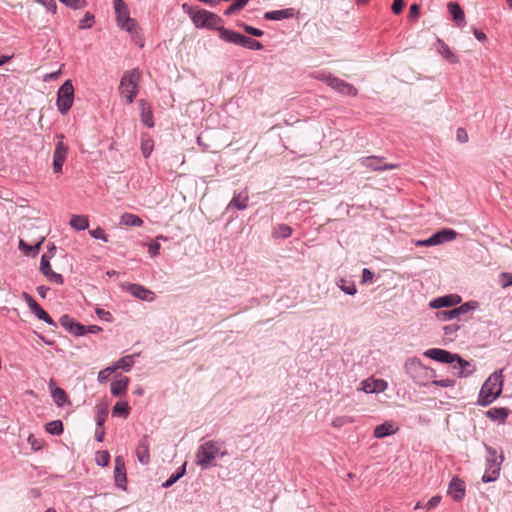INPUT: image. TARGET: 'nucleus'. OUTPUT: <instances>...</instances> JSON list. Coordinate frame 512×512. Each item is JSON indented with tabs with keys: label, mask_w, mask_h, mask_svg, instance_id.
Listing matches in <instances>:
<instances>
[{
	"label": "nucleus",
	"mask_w": 512,
	"mask_h": 512,
	"mask_svg": "<svg viewBox=\"0 0 512 512\" xmlns=\"http://www.w3.org/2000/svg\"><path fill=\"white\" fill-rule=\"evenodd\" d=\"M503 389V375L502 370L493 372L482 385L477 404L483 407L490 405L502 393Z\"/></svg>",
	"instance_id": "f257e3e1"
},
{
	"label": "nucleus",
	"mask_w": 512,
	"mask_h": 512,
	"mask_svg": "<svg viewBox=\"0 0 512 512\" xmlns=\"http://www.w3.org/2000/svg\"><path fill=\"white\" fill-rule=\"evenodd\" d=\"M226 451H221L220 444L217 441L209 440L199 446L195 455L196 465L203 470L212 467L213 461L217 456L224 457Z\"/></svg>",
	"instance_id": "f03ea898"
},
{
	"label": "nucleus",
	"mask_w": 512,
	"mask_h": 512,
	"mask_svg": "<svg viewBox=\"0 0 512 512\" xmlns=\"http://www.w3.org/2000/svg\"><path fill=\"white\" fill-rule=\"evenodd\" d=\"M188 14L197 28L216 29L220 34V29H225L222 26V19L217 14L205 9L191 8Z\"/></svg>",
	"instance_id": "7ed1b4c3"
},
{
	"label": "nucleus",
	"mask_w": 512,
	"mask_h": 512,
	"mask_svg": "<svg viewBox=\"0 0 512 512\" xmlns=\"http://www.w3.org/2000/svg\"><path fill=\"white\" fill-rule=\"evenodd\" d=\"M141 71L133 69L126 71L120 81L119 92L127 104H131L138 94Z\"/></svg>",
	"instance_id": "20e7f679"
},
{
	"label": "nucleus",
	"mask_w": 512,
	"mask_h": 512,
	"mask_svg": "<svg viewBox=\"0 0 512 512\" xmlns=\"http://www.w3.org/2000/svg\"><path fill=\"white\" fill-rule=\"evenodd\" d=\"M404 369L407 375L420 386H425L429 379L435 377V371L424 366L417 358H409L405 362Z\"/></svg>",
	"instance_id": "39448f33"
},
{
	"label": "nucleus",
	"mask_w": 512,
	"mask_h": 512,
	"mask_svg": "<svg viewBox=\"0 0 512 512\" xmlns=\"http://www.w3.org/2000/svg\"><path fill=\"white\" fill-rule=\"evenodd\" d=\"M484 447L486 451V470L482 476V481L490 483L498 479L504 456L502 454L498 455L497 450L487 444H484Z\"/></svg>",
	"instance_id": "423d86ee"
},
{
	"label": "nucleus",
	"mask_w": 512,
	"mask_h": 512,
	"mask_svg": "<svg viewBox=\"0 0 512 512\" xmlns=\"http://www.w3.org/2000/svg\"><path fill=\"white\" fill-rule=\"evenodd\" d=\"M116 21L120 28L129 32L132 36L138 34V24L135 19L130 18L126 3L123 0H114Z\"/></svg>",
	"instance_id": "0eeeda50"
},
{
	"label": "nucleus",
	"mask_w": 512,
	"mask_h": 512,
	"mask_svg": "<svg viewBox=\"0 0 512 512\" xmlns=\"http://www.w3.org/2000/svg\"><path fill=\"white\" fill-rule=\"evenodd\" d=\"M220 38L223 41L240 45L242 47H246L252 50H261L263 48L262 44L259 41L242 35L240 33H237L230 29H220Z\"/></svg>",
	"instance_id": "6e6552de"
},
{
	"label": "nucleus",
	"mask_w": 512,
	"mask_h": 512,
	"mask_svg": "<svg viewBox=\"0 0 512 512\" xmlns=\"http://www.w3.org/2000/svg\"><path fill=\"white\" fill-rule=\"evenodd\" d=\"M74 101V87L71 80H66L57 93V108L61 114H66Z\"/></svg>",
	"instance_id": "1a4fd4ad"
},
{
	"label": "nucleus",
	"mask_w": 512,
	"mask_h": 512,
	"mask_svg": "<svg viewBox=\"0 0 512 512\" xmlns=\"http://www.w3.org/2000/svg\"><path fill=\"white\" fill-rule=\"evenodd\" d=\"M317 79L324 81L328 86H330L333 90L347 96H356L358 93V90L351 85L350 83L331 76V75H323V76H317Z\"/></svg>",
	"instance_id": "9d476101"
},
{
	"label": "nucleus",
	"mask_w": 512,
	"mask_h": 512,
	"mask_svg": "<svg viewBox=\"0 0 512 512\" xmlns=\"http://www.w3.org/2000/svg\"><path fill=\"white\" fill-rule=\"evenodd\" d=\"M477 307V302L475 301H469L466 302L458 307H455L451 310H445V311H439L436 313V316L441 321H448L455 318H458L461 315H465L473 310H475Z\"/></svg>",
	"instance_id": "9b49d317"
},
{
	"label": "nucleus",
	"mask_w": 512,
	"mask_h": 512,
	"mask_svg": "<svg viewBox=\"0 0 512 512\" xmlns=\"http://www.w3.org/2000/svg\"><path fill=\"white\" fill-rule=\"evenodd\" d=\"M57 138L59 139L58 143L56 144L54 153H53V171L54 173H61L63 164L67 158L68 155V146L64 144L63 139L64 135L59 134L57 135Z\"/></svg>",
	"instance_id": "f8f14e48"
},
{
	"label": "nucleus",
	"mask_w": 512,
	"mask_h": 512,
	"mask_svg": "<svg viewBox=\"0 0 512 512\" xmlns=\"http://www.w3.org/2000/svg\"><path fill=\"white\" fill-rule=\"evenodd\" d=\"M423 355L434 361L450 364L451 366L454 364L455 358H458V354L451 353L441 348L428 349L423 353Z\"/></svg>",
	"instance_id": "ddd939ff"
},
{
	"label": "nucleus",
	"mask_w": 512,
	"mask_h": 512,
	"mask_svg": "<svg viewBox=\"0 0 512 512\" xmlns=\"http://www.w3.org/2000/svg\"><path fill=\"white\" fill-rule=\"evenodd\" d=\"M22 295L31 311L39 320L44 321L50 326H57L55 321L49 316V314L44 309L41 308V306L33 299L31 295H29L25 291L22 293Z\"/></svg>",
	"instance_id": "4468645a"
},
{
	"label": "nucleus",
	"mask_w": 512,
	"mask_h": 512,
	"mask_svg": "<svg viewBox=\"0 0 512 512\" xmlns=\"http://www.w3.org/2000/svg\"><path fill=\"white\" fill-rule=\"evenodd\" d=\"M59 323L65 330L75 337L84 336L86 334V326L69 315H62L59 319Z\"/></svg>",
	"instance_id": "2eb2a0df"
},
{
	"label": "nucleus",
	"mask_w": 512,
	"mask_h": 512,
	"mask_svg": "<svg viewBox=\"0 0 512 512\" xmlns=\"http://www.w3.org/2000/svg\"><path fill=\"white\" fill-rule=\"evenodd\" d=\"M46 237H47V233L46 232L40 233L36 237L34 245H29L24 240L20 239V241H19V249L26 256H36L39 253V251L41 249V245L45 241Z\"/></svg>",
	"instance_id": "dca6fc26"
},
{
	"label": "nucleus",
	"mask_w": 512,
	"mask_h": 512,
	"mask_svg": "<svg viewBox=\"0 0 512 512\" xmlns=\"http://www.w3.org/2000/svg\"><path fill=\"white\" fill-rule=\"evenodd\" d=\"M360 165L373 171L392 170L397 167L394 164H382V158L376 156L360 159Z\"/></svg>",
	"instance_id": "f3484780"
},
{
	"label": "nucleus",
	"mask_w": 512,
	"mask_h": 512,
	"mask_svg": "<svg viewBox=\"0 0 512 512\" xmlns=\"http://www.w3.org/2000/svg\"><path fill=\"white\" fill-rule=\"evenodd\" d=\"M114 480H115V485L118 488H120L122 490H126V482H127L126 468H125L124 460L121 456H117L115 459Z\"/></svg>",
	"instance_id": "a211bd4d"
},
{
	"label": "nucleus",
	"mask_w": 512,
	"mask_h": 512,
	"mask_svg": "<svg viewBox=\"0 0 512 512\" xmlns=\"http://www.w3.org/2000/svg\"><path fill=\"white\" fill-rule=\"evenodd\" d=\"M461 302V297L457 294H449L433 299L429 306L433 309H440L444 307H452Z\"/></svg>",
	"instance_id": "6ab92c4d"
},
{
	"label": "nucleus",
	"mask_w": 512,
	"mask_h": 512,
	"mask_svg": "<svg viewBox=\"0 0 512 512\" xmlns=\"http://www.w3.org/2000/svg\"><path fill=\"white\" fill-rule=\"evenodd\" d=\"M40 270L47 277V279L52 282L53 284L60 285L63 282V278L60 274L54 272L51 269L50 263H49V256L46 254L42 255L41 257V263H40Z\"/></svg>",
	"instance_id": "aec40b11"
},
{
	"label": "nucleus",
	"mask_w": 512,
	"mask_h": 512,
	"mask_svg": "<svg viewBox=\"0 0 512 512\" xmlns=\"http://www.w3.org/2000/svg\"><path fill=\"white\" fill-rule=\"evenodd\" d=\"M448 493L455 501H461L465 496V482L458 477H453L449 483Z\"/></svg>",
	"instance_id": "412c9836"
},
{
	"label": "nucleus",
	"mask_w": 512,
	"mask_h": 512,
	"mask_svg": "<svg viewBox=\"0 0 512 512\" xmlns=\"http://www.w3.org/2000/svg\"><path fill=\"white\" fill-rule=\"evenodd\" d=\"M452 369L456 371L455 375L460 378L471 375L475 370L471 363L463 359L459 354L458 358H455V362L452 365Z\"/></svg>",
	"instance_id": "4be33fe9"
},
{
	"label": "nucleus",
	"mask_w": 512,
	"mask_h": 512,
	"mask_svg": "<svg viewBox=\"0 0 512 512\" xmlns=\"http://www.w3.org/2000/svg\"><path fill=\"white\" fill-rule=\"evenodd\" d=\"M361 385V390L365 393H380L387 388V382L383 379H366Z\"/></svg>",
	"instance_id": "5701e85b"
},
{
	"label": "nucleus",
	"mask_w": 512,
	"mask_h": 512,
	"mask_svg": "<svg viewBox=\"0 0 512 512\" xmlns=\"http://www.w3.org/2000/svg\"><path fill=\"white\" fill-rule=\"evenodd\" d=\"M150 444L148 442V436L144 435L138 443L136 448V456L138 461L142 465H148L150 462Z\"/></svg>",
	"instance_id": "b1692460"
},
{
	"label": "nucleus",
	"mask_w": 512,
	"mask_h": 512,
	"mask_svg": "<svg viewBox=\"0 0 512 512\" xmlns=\"http://www.w3.org/2000/svg\"><path fill=\"white\" fill-rule=\"evenodd\" d=\"M297 295L298 290H288L287 294L279 296L276 300V309L281 311L293 307L295 305L294 300L297 299Z\"/></svg>",
	"instance_id": "393cba45"
},
{
	"label": "nucleus",
	"mask_w": 512,
	"mask_h": 512,
	"mask_svg": "<svg viewBox=\"0 0 512 512\" xmlns=\"http://www.w3.org/2000/svg\"><path fill=\"white\" fill-rule=\"evenodd\" d=\"M397 430L398 427H396L393 422L386 421L375 427L373 435L375 438L382 439L395 434Z\"/></svg>",
	"instance_id": "a878e982"
},
{
	"label": "nucleus",
	"mask_w": 512,
	"mask_h": 512,
	"mask_svg": "<svg viewBox=\"0 0 512 512\" xmlns=\"http://www.w3.org/2000/svg\"><path fill=\"white\" fill-rule=\"evenodd\" d=\"M135 356H138V354L124 356L114 362L112 366L107 367V370L116 371L118 369H122L125 372H129L134 364Z\"/></svg>",
	"instance_id": "bb28decb"
},
{
	"label": "nucleus",
	"mask_w": 512,
	"mask_h": 512,
	"mask_svg": "<svg viewBox=\"0 0 512 512\" xmlns=\"http://www.w3.org/2000/svg\"><path fill=\"white\" fill-rule=\"evenodd\" d=\"M294 14L295 10L293 8H286L282 10L268 11L264 14V18L266 20L279 21L283 19L292 18Z\"/></svg>",
	"instance_id": "cd10ccee"
},
{
	"label": "nucleus",
	"mask_w": 512,
	"mask_h": 512,
	"mask_svg": "<svg viewBox=\"0 0 512 512\" xmlns=\"http://www.w3.org/2000/svg\"><path fill=\"white\" fill-rule=\"evenodd\" d=\"M436 245L452 241L457 237V232L453 229L444 228L432 235Z\"/></svg>",
	"instance_id": "c85d7f7f"
},
{
	"label": "nucleus",
	"mask_w": 512,
	"mask_h": 512,
	"mask_svg": "<svg viewBox=\"0 0 512 512\" xmlns=\"http://www.w3.org/2000/svg\"><path fill=\"white\" fill-rule=\"evenodd\" d=\"M509 411L505 407H494L486 412V416L493 421L504 422L508 417Z\"/></svg>",
	"instance_id": "c756f323"
},
{
	"label": "nucleus",
	"mask_w": 512,
	"mask_h": 512,
	"mask_svg": "<svg viewBox=\"0 0 512 512\" xmlns=\"http://www.w3.org/2000/svg\"><path fill=\"white\" fill-rule=\"evenodd\" d=\"M447 7L453 20L458 22L460 26H463L465 22V14L461 7L455 2H449Z\"/></svg>",
	"instance_id": "7c9ffc66"
},
{
	"label": "nucleus",
	"mask_w": 512,
	"mask_h": 512,
	"mask_svg": "<svg viewBox=\"0 0 512 512\" xmlns=\"http://www.w3.org/2000/svg\"><path fill=\"white\" fill-rule=\"evenodd\" d=\"M51 396L58 407H63L65 404H70L66 392L60 387L52 388Z\"/></svg>",
	"instance_id": "2f4dec72"
},
{
	"label": "nucleus",
	"mask_w": 512,
	"mask_h": 512,
	"mask_svg": "<svg viewBox=\"0 0 512 512\" xmlns=\"http://www.w3.org/2000/svg\"><path fill=\"white\" fill-rule=\"evenodd\" d=\"M129 384V378L123 377L111 383V393L114 396H121L126 393Z\"/></svg>",
	"instance_id": "473e14b6"
},
{
	"label": "nucleus",
	"mask_w": 512,
	"mask_h": 512,
	"mask_svg": "<svg viewBox=\"0 0 512 512\" xmlns=\"http://www.w3.org/2000/svg\"><path fill=\"white\" fill-rule=\"evenodd\" d=\"M120 224L125 226L140 227L143 225V221L139 216L135 214L124 213L120 217Z\"/></svg>",
	"instance_id": "72a5a7b5"
},
{
	"label": "nucleus",
	"mask_w": 512,
	"mask_h": 512,
	"mask_svg": "<svg viewBox=\"0 0 512 512\" xmlns=\"http://www.w3.org/2000/svg\"><path fill=\"white\" fill-rule=\"evenodd\" d=\"M141 107V120L147 127H153V116L151 108L145 103L144 100L140 101Z\"/></svg>",
	"instance_id": "f704fd0d"
},
{
	"label": "nucleus",
	"mask_w": 512,
	"mask_h": 512,
	"mask_svg": "<svg viewBox=\"0 0 512 512\" xmlns=\"http://www.w3.org/2000/svg\"><path fill=\"white\" fill-rule=\"evenodd\" d=\"M70 225L76 230H85L89 226L88 217L84 215H74L70 220Z\"/></svg>",
	"instance_id": "c9c22d12"
},
{
	"label": "nucleus",
	"mask_w": 512,
	"mask_h": 512,
	"mask_svg": "<svg viewBox=\"0 0 512 512\" xmlns=\"http://www.w3.org/2000/svg\"><path fill=\"white\" fill-rule=\"evenodd\" d=\"M131 295L141 301L152 302L155 298L153 290H128Z\"/></svg>",
	"instance_id": "e433bc0d"
},
{
	"label": "nucleus",
	"mask_w": 512,
	"mask_h": 512,
	"mask_svg": "<svg viewBox=\"0 0 512 512\" xmlns=\"http://www.w3.org/2000/svg\"><path fill=\"white\" fill-rule=\"evenodd\" d=\"M129 411L130 407L127 402H117L112 409V415L126 418Z\"/></svg>",
	"instance_id": "4c0bfd02"
},
{
	"label": "nucleus",
	"mask_w": 512,
	"mask_h": 512,
	"mask_svg": "<svg viewBox=\"0 0 512 512\" xmlns=\"http://www.w3.org/2000/svg\"><path fill=\"white\" fill-rule=\"evenodd\" d=\"M45 429L51 435H60L63 432V423L61 420H53L46 423Z\"/></svg>",
	"instance_id": "58836bf2"
},
{
	"label": "nucleus",
	"mask_w": 512,
	"mask_h": 512,
	"mask_svg": "<svg viewBox=\"0 0 512 512\" xmlns=\"http://www.w3.org/2000/svg\"><path fill=\"white\" fill-rule=\"evenodd\" d=\"M292 234V228L286 224H279L273 230V236L276 238H288Z\"/></svg>",
	"instance_id": "ea45409f"
},
{
	"label": "nucleus",
	"mask_w": 512,
	"mask_h": 512,
	"mask_svg": "<svg viewBox=\"0 0 512 512\" xmlns=\"http://www.w3.org/2000/svg\"><path fill=\"white\" fill-rule=\"evenodd\" d=\"M247 202H248V195L245 194V195H242V194H238V195H235L229 206L230 207H235L239 210H242V209H245L247 207Z\"/></svg>",
	"instance_id": "a19ab883"
},
{
	"label": "nucleus",
	"mask_w": 512,
	"mask_h": 512,
	"mask_svg": "<svg viewBox=\"0 0 512 512\" xmlns=\"http://www.w3.org/2000/svg\"><path fill=\"white\" fill-rule=\"evenodd\" d=\"M96 425L102 427L108 417V408L104 405H97Z\"/></svg>",
	"instance_id": "79ce46f5"
},
{
	"label": "nucleus",
	"mask_w": 512,
	"mask_h": 512,
	"mask_svg": "<svg viewBox=\"0 0 512 512\" xmlns=\"http://www.w3.org/2000/svg\"><path fill=\"white\" fill-rule=\"evenodd\" d=\"M95 461L97 465L105 467L109 464L110 455L107 451H98L95 455Z\"/></svg>",
	"instance_id": "37998d69"
},
{
	"label": "nucleus",
	"mask_w": 512,
	"mask_h": 512,
	"mask_svg": "<svg viewBox=\"0 0 512 512\" xmlns=\"http://www.w3.org/2000/svg\"><path fill=\"white\" fill-rule=\"evenodd\" d=\"M94 15L90 12H86L83 19L79 22V29L91 28L94 23Z\"/></svg>",
	"instance_id": "c03bdc74"
},
{
	"label": "nucleus",
	"mask_w": 512,
	"mask_h": 512,
	"mask_svg": "<svg viewBox=\"0 0 512 512\" xmlns=\"http://www.w3.org/2000/svg\"><path fill=\"white\" fill-rule=\"evenodd\" d=\"M442 56L447 59L450 63H457L459 61L458 57L450 50V48L442 44V50H441Z\"/></svg>",
	"instance_id": "a18cd8bd"
},
{
	"label": "nucleus",
	"mask_w": 512,
	"mask_h": 512,
	"mask_svg": "<svg viewBox=\"0 0 512 512\" xmlns=\"http://www.w3.org/2000/svg\"><path fill=\"white\" fill-rule=\"evenodd\" d=\"M353 423V419L349 416H340L333 420L332 425L336 428H340L344 425Z\"/></svg>",
	"instance_id": "49530a36"
},
{
	"label": "nucleus",
	"mask_w": 512,
	"mask_h": 512,
	"mask_svg": "<svg viewBox=\"0 0 512 512\" xmlns=\"http://www.w3.org/2000/svg\"><path fill=\"white\" fill-rule=\"evenodd\" d=\"M239 26L242 27L243 30L246 33H248V34H250L252 36L261 37L263 35V31L262 30H260L258 28H255V27H252L250 25H247L245 23H241V24H239Z\"/></svg>",
	"instance_id": "de8ad7c7"
},
{
	"label": "nucleus",
	"mask_w": 512,
	"mask_h": 512,
	"mask_svg": "<svg viewBox=\"0 0 512 512\" xmlns=\"http://www.w3.org/2000/svg\"><path fill=\"white\" fill-rule=\"evenodd\" d=\"M247 3L244 0H240L239 2H234L231 4L224 12L225 15H231L235 11L241 10Z\"/></svg>",
	"instance_id": "09e8293b"
},
{
	"label": "nucleus",
	"mask_w": 512,
	"mask_h": 512,
	"mask_svg": "<svg viewBox=\"0 0 512 512\" xmlns=\"http://www.w3.org/2000/svg\"><path fill=\"white\" fill-rule=\"evenodd\" d=\"M89 234L93 238H95V239H101V240H103L105 242L108 241L107 235L105 234V231L102 228H100V227H97L96 229L90 230Z\"/></svg>",
	"instance_id": "8fccbe9b"
},
{
	"label": "nucleus",
	"mask_w": 512,
	"mask_h": 512,
	"mask_svg": "<svg viewBox=\"0 0 512 512\" xmlns=\"http://www.w3.org/2000/svg\"><path fill=\"white\" fill-rule=\"evenodd\" d=\"M153 149V143L151 140H145L142 142L141 150L145 158L149 157Z\"/></svg>",
	"instance_id": "3c124183"
},
{
	"label": "nucleus",
	"mask_w": 512,
	"mask_h": 512,
	"mask_svg": "<svg viewBox=\"0 0 512 512\" xmlns=\"http://www.w3.org/2000/svg\"><path fill=\"white\" fill-rule=\"evenodd\" d=\"M456 381L454 379H441V380H433L432 384L440 387H453Z\"/></svg>",
	"instance_id": "603ef678"
},
{
	"label": "nucleus",
	"mask_w": 512,
	"mask_h": 512,
	"mask_svg": "<svg viewBox=\"0 0 512 512\" xmlns=\"http://www.w3.org/2000/svg\"><path fill=\"white\" fill-rule=\"evenodd\" d=\"M499 282L503 287L512 285V274L511 273H502L500 275Z\"/></svg>",
	"instance_id": "864d4df0"
},
{
	"label": "nucleus",
	"mask_w": 512,
	"mask_h": 512,
	"mask_svg": "<svg viewBox=\"0 0 512 512\" xmlns=\"http://www.w3.org/2000/svg\"><path fill=\"white\" fill-rule=\"evenodd\" d=\"M373 273L369 269H363L362 271V285L370 284L372 282Z\"/></svg>",
	"instance_id": "5fc2aeb1"
},
{
	"label": "nucleus",
	"mask_w": 512,
	"mask_h": 512,
	"mask_svg": "<svg viewBox=\"0 0 512 512\" xmlns=\"http://www.w3.org/2000/svg\"><path fill=\"white\" fill-rule=\"evenodd\" d=\"M460 326L458 324H449L443 327V331L445 335H453L459 330Z\"/></svg>",
	"instance_id": "6e6d98bb"
},
{
	"label": "nucleus",
	"mask_w": 512,
	"mask_h": 512,
	"mask_svg": "<svg viewBox=\"0 0 512 512\" xmlns=\"http://www.w3.org/2000/svg\"><path fill=\"white\" fill-rule=\"evenodd\" d=\"M96 314L102 320H105V321H108V322L112 321V315L108 311H105L103 309L97 308L96 309Z\"/></svg>",
	"instance_id": "4d7b16f0"
},
{
	"label": "nucleus",
	"mask_w": 512,
	"mask_h": 512,
	"mask_svg": "<svg viewBox=\"0 0 512 512\" xmlns=\"http://www.w3.org/2000/svg\"><path fill=\"white\" fill-rule=\"evenodd\" d=\"M456 137L460 143H466L468 141V134L463 128L457 129Z\"/></svg>",
	"instance_id": "13d9d810"
},
{
	"label": "nucleus",
	"mask_w": 512,
	"mask_h": 512,
	"mask_svg": "<svg viewBox=\"0 0 512 512\" xmlns=\"http://www.w3.org/2000/svg\"><path fill=\"white\" fill-rule=\"evenodd\" d=\"M440 501H441V496L436 495V496L431 497L426 504L427 509L435 508L436 506L439 505Z\"/></svg>",
	"instance_id": "bf43d9fd"
},
{
	"label": "nucleus",
	"mask_w": 512,
	"mask_h": 512,
	"mask_svg": "<svg viewBox=\"0 0 512 512\" xmlns=\"http://www.w3.org/2000/svg\"><path fill=\"white\" fill-rule=\"evenodd\" d=\"M160 250V244L157 242H153L148 245V252L152 257H155Z\"/></svg>",
	"instance_id": "052dcab7"
},
{
	"label": "nucleus",
	"mask_w": 512,
	"mask_h": 512,
	"mask_svg": "<svg viewBox=\"0 0 512 512\" xmlns=\"http://www.w3.org/2000/svg\"><path fill=\"white\" fill-rule=\"evenodd\" d=\"M405 3L403 0H394L392 4V10L395 14H399L404 7Z\"/></svg>",
	"instance_id": "680f3d73"
},
{
	"label": "nucleus",
	"mask_w": 512,
	"mask_h": 512,
	"mask_svg": "<svg viewBox=\"0 0 512 512\" xmlns=\"http://www.w3.org/2000/svg\"><path fill=\"white\" fill-rule=\"evenodd\" d=\"M113 371H110V370H107V368L101 370L99 373H98V377H97V380L100 382V383H104L107 381L108 379V376L109 374H111Z\"/></svg>",
	"instance_id": "e2e57ef3"
},
{
	"label": "nucleus",
	"mask_w": 512,
	"mask_h": 512,
	"mask_svg": "<svg viewBox=\"0 0 512 512\" xmlns=\"http://www.w3.org/2000/svg\"><path fill=\"white\" fill-rule=\"evenodd\" d=\"M179 479L177 478V476L172 473L169 478L162 483V487L163 488H169L171 487L172 485H174Z\"/></svg>",
	"instance_id": "0e129e2a"
},
{
	"label": "nucleus",
	"mask_w": 512,
	"mask_h": 512,
	"mask_svg": "<svg viewBox=\"0 0 512 512\" xmlns=\"http://www.w3.org/2000/svg\"><path fill=\"white\" fill-rule=\"evenodd\" d=\"M420 14V7L417 4H412L409 9V17L410 18H418Z\"/></svg>",
	"instance_id": "69168bd1"
},
{
	"label": "nucleus",
	"mask_w": 512,
	"mask_h": 512,
	"mask_svg": "<svg viewBox=\"0 0 512 512\" xmlns=\"http://www.w3.org/2000/svg\"><path fill=\"white\" fill-rule=\"evenodd\" d=\"M416 245L417 246H435L436 244H435V241L433 240V237L431 236L430 238H428L426 240L417 241Z\"/></svg>",
	"instance_id": "338daca9"
},
{
	"label": "nucleus",
	"mask_w": 512,
	"mask_h": 512,
	"mask_svg": "<svg viewBox=\"0 0 512 512\" xmlns=\"http://www.w3.org/2000/svg\"><path fill=\"white\" fill-rule=\"evenodd\" d=\"M186 465L187 463L185 462L174 472L178 479L182 478L186 474Z\"/></svg>",
	"instance_id": "774afa93"
}]
</instances>
